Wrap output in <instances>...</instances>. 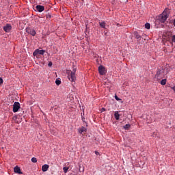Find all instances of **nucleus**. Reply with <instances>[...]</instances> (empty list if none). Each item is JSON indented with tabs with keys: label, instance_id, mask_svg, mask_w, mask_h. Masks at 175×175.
I'll return each instance as SVG.
<instances>
[{
	"label": "nucleus",
	"instance_id": "nucleus-14",
	"mask_svg": "<svg viewBox=\"0 0 175 175\" xmlns=\"http://www.w3.org/2000/svg\"><path fill=\"white\" fill-rule=\"evenodd\" d=\"M134 35L137 40H140V39H142V36L139 35V33H137V31L134 32Z\"/></svg>",
	"mask_w": 175,
	"mask_h": 175
},
{
	"label": "nucleus",
	"instance_id": "nucleus-24",
	"mask_svg": "<svg viewBox=\"0 0 175 175\" xmlns=\"http://www.w3.org/2000/svg\"><path fill=\"white\" fill-rule=\"evenodd\" d=\"M48 66H53V63L51 62L48 64Z\"/></svg>",
	"mask_w": 175,
	"mask_h": 175
},
{
	"label": "nucleus",
	"instance_id": "nucleus-7",
	"mask_svg": "<svg viewBox=\"0 0 175 175\" xmlns=\"http://www.w3.org/2000/svg\"><path fill=\"white\" fill-rule=\"evenodd\" d=\"M98 72L101 76L106 75V71L105 70V67H103V66H98Z\"/></svg>",
	"mask_w": 175,
	"mask_h": 175
},
{
	"label": "nucleus",
	"instance_id": "nucleus-3",
	"mask_svg": "<svg viewBox=\"0 0 175 175\" xmlns=\"http://www.w3.org/2000/svg\"><path fill=\"white\" fill-rule=\"evenodd\" d=\"M45 53H46V51L44 50L36 49L33 52V55H34V57H38V55H43Z\"/></svg>",
	"mask_w": 175,
	"mask_h": 175
},
{
	"label": "nucleus",
	"instance_id": "nucleus-29",
	"mask_svg": "<svg viewBox=\"0 0 175 175\" xmlns=\"http://www.w3.org/2000/svg\"><path fill=\"white\" fill-rule=\"evenodd\" d=\"M75 71L76 72V69H74L72 72H75Z\"/></svg>",
	"mask_w": 175,
	"mask_h": 175
},
{
	"label": "nucleus",
	"instance_id": "nucleus-21",
	"mask_svg": "<svg viewBox=\"0 0 175 175\" xmlns=\"http://www.w3.org/2000/svg\"><path fill=\"white\" fill-rule=\"evenodd\" d=\"M55 83L57 85H59L61 84V81H59V79H56Z\"/></svg>",
	"mask_w": 175,
	"mask_h": 175
},
{
	"label": "nucleus",
	"instance_id": "nucleus-18",
	"mask_svg": "<svg viewBox=\"0 0 175 175\" xmlns=\"http://www.w3.org/2000/svg\"><path fill=\"white\" fill-rule=\"evenodd\" d=\"M31 162H33V163H36L38 162V159L36 157H33L31 158Z\"/></svg>",
	"mask_w": 175,
	"mask_h": 175
},
{
	"label": "nucleus",
	"instance_id": "nucleus-25",
	"mask_svg": "<svg viewBox=\"0 0 175 175\" xmlns=\"http://www.w3.org/2000/svg\"><path fill=\"white\" fill-rule=\"evenodd\" d=\"M2 83H3V79H2V78H0V84H2Z\"/></svg>",
	"mask_w": 175,
	"mask_h": 175
},
{
	"label": "nucleus",
	"instance_id": "nucleus-2",
	"mask_svg": "<svg viewBox=\"0 0 175 175\" xmlns=\"http://www.w3.org/2000/svg\"><path fill=\"white\" fill-rule=\"evenodd\" d=\"M68 79L72 83H75L76 81V71H69L68 74Z\"/></svg>",
	"mask_w": 175,
	"mask_h": 175
},
{
	"label": "nucleus",
	"instance_id": "nucleus-27",
	"mask_svg": "<svg viewBox=\"0 0 175 175\" xmlns=\"http://www.w3.org/2000/svg\"><path fill=\"white\" fill-rule=\"evenodd\" d=\"M172 90H173L174 91V92H175V86L172 87Z\"/></svg>",
	"mask_w": 175,
	"mask_h": 175
},
{
	"label": "nucleus",
	"instance_id": "nucleus-20",
	"mask_svg": "<svg viewBox=\"0 0 175 175\" xmlns=\"http://www.w3.org/2000/svg\"><path fill=\"white\" fill-rule=\"evenodd\" d=\"M145 28H146V29H150V23H146Z\"/></svg>",
	"mask_w": 175,
	"mask_h": 175
},
{
	"label": "nucleus",
	"instance_id": "nucleus-12",
	"mask_svg": "<svg viewBox=\"0 0 175 175\" xmlns=\"http://www.w3.org/2000/svg\"><path fill=\"white\" fill-rule=\"evenodd\" d=\"M161 73H162V70H161V69H157V74L155 75V77L157 79H159V77H161Z\"/></svg>",
	"mask_w": 175,
	"mask_h": 175
},
{
	"label": "nucleus",
	"instance_id": "nucleus-10",
	"mask_svg": "<svg viewBox=\"0 0 175 175\" xmlns=\"http://www.w3.org/2000/svg\"><path fill=\"white\" fill-rule=\"evenodd\" d=\"M120 111H116L115 113H114V117L116 118V120H117V121H118V120H120V117L121 115H120Z\"/></svg>",
	"mask_w": 175,
	"mask_h": 175
},
{
	"label": "nucleus",
	"instance_id": "nucleus-4",
	"mask_svg": "<svg viewBox=\"0 0 175 175\" xmlns=\"http://www.w3.org/2000/svg\"><path fill=\"white\" fill-rule=\"evenodd\" d=\"M26 32L29 35H31V36H35V35H36V31L31 27L26 28Z\"/></svg>",
	"mask_w": 175,
	"mask_h": 175
},
{
	"label": "nucleus",
	"instance_id": "nucleus-15",
	"mask_svg": "<svg viewBox=\"0 0 175 175\" xmlns=\"http://www.w3.org/2000/svg\"><path fill=\"white\" fill-rule=\"evenodd\" d=\"M79 133H83V132H85L87 131V129L85 127L82 126L81 128L78 129Z\"/></svg>",
	"mask_w": 175,
	"mask_h": 175
},
{
	"label": "nucleus",
	"instance_id": "nucleus-26",
	"mask_svg": "<svg viewBox=\"0 0 175 175\" xmlns=\"http://www.w3.org/2000/svg\"><path fill=\"white\" fill-rule=\"evenodd\" d=\"M95 154H96V155H99V152L95 151Z\"/></svg>",
	"mask_w": 175,
	"mask_h": 175
},
{
	"label": "nucleus",
	"instance_id": "nucleus-22",
	"mask_svg": "<svg viewBox=\"0 0 175 175\" xmlns=\"http://www.w3.org/2000/svg\"><path fill=\"white\" fill-rule=\"evenodd\" d=\"M172 42H173L174 43H175V35L172 36Z\"/></svg>",
	"mask_w": 175,
	"mask_h": 175
},
{
	"label": "nucleus",
	"instance_id": "nucleus-16",
	"mask_svg": "<svg viewBox=\"0 0 175 175\" xmlns=\"http://www.w3.org/2000/svg\"><path fill=\"white\" fill-rule=\"evenodd\" d=\"M130 129L131 124H126L125 126H124V129H125L126 131H129Z\"/></svg>",
	"mask_w": 175,
	"mask_h": 175
},
{
	"label": "nucleus",
	"instance_id": "nucleus-23",
	"mask_svg": "<svg viewBox=\"0 0 175 175\" xmlns=\"http://www.w3.org/2000/svg\"><path fill=\"white\" fill-rule=\"evenodd\" d=\"M115 99L116 100H121V98H118V96L117 95H115Z\"/></svg>",
	"mask_w": 175,
	"mask_h": 175
},
{
	"label": "nucleus",
	"instance_id": "nucleus-1",
	"mask_svg": "<svg viewBox=\"0 0 175 175\" xmlns=\"http://www.w3.org/2000/svg\"><path fill=\"white\" fill-rule=\"evenodd\" d=\"M170 11L168 9H165L163 12L159 15V20L161 23H165L167 18H169V14Z\"/></svg>",
	"mask_w": 175,
	"mask_h": 175
},
{
	"label": "nucleus",
	"instance_id": "nucleus-19",
	"mask_svg": "<svg viewBox=\"0 0 175 175\" xmlns=\"http://www.w3.org/2000/svg\"><path fill=\"white\" fill-rule=\"evenodd\" d=\"M161 85H165L166 84V79H163L161 81Z\"/></svg>",
	"mask_w": 175,
	"mask_h": 175
},
{
	"label": "nucleus",
	"instance_id": "nucleus-28",
	"mask_svg": "<svg viewBox=\"0 0 175 175\" xmlns=\"http://www.w3.org/2000/svg\"><path fill=\"white\" fill-rule=\"evenodd\" d=\"M46 18H51V16H46Z\"/></svg>",
	"mask_w": 175,
	"mask_h": 175
},
{
	"label": "nucleus",
	"instance_id": "nucleus-5",
	"mask_svg": "<svg viewBox=\"0 0 175 175\" xmlns=\"http://www.w3.org/2000/svg\"><path fill=\"white\" fill-rule=\"evenodd\" d=\"M19 109H20V103L15 102L13 105V112L17 113V111H18Z\"/></svg>",
	"mask_w": 175,
	"mask_h": 175
},
{
	"label": "nucleus",
	"instance_id": "nucleus-6",
	"mask_svg": "<svg viewBox=\"0 0 175 175\" xmlns=\"http://www.w3.org/2000/svg\"><path fill=\"white\" fill-rule=\"evenodd\" d=\"M3 30L5 31V32H10V31H12V25L10 24H6L4 27H3Z\"/></svg>",
	"mask_w": 175,
	"mask_h": 175
},
{
	"label": "nucleus",
	"instance_id": "nucleus-11",
	"mask_svg": "<svg viewBox=\"0 0 175 175\" xmlns=\"http://www.w3.org/2000/svg\"><path fill=\"white\" fill-rule=\"evenodd\" d=\"M49 165L44 164V165H42V172H47V171L49 170Z\"/></svg>",
	"mask_w": 175,
	"mask_h": 175
},
{
	"label": "nucleus",
	"instance_id": "nucleus-30",
	"mask_svg": "<svg viewBox=\"0 0 175 175\" xmlns=\"http://www.w3.org/2000/svg\"><path fill=\"white\" fill-rule=\"evenodd\" d=\"M103 111H105V109L104 108H103Z\"/></svg>",
	"mask_w": 175,
	"mask_h": 175
},
{
	"label": "nucleus",
	"instance_id": "nucleus-13",
	"mask_svg": "<svg viewBox=\"0 0 175 175\" xmlns=\"http://www.w3.org/2000/svg\"><path fill=\"white\" fill-rule=\"evenodd\" d=\"M99 25L101 28H103L104 29H106V22H99Z\"/></svg>",
	"mask_w": 175,
	"mask_h": 175
},
{
	"label": "nucleus",
	"instance_id": "nucleus-9",
	"mask_svg": "<svg viewBox=\"0 0 175 175\" xmlns=\"http://www.w3.org/2000/svg\"><path fill=\"white\" fill-rule=\"evenodd\" d=\"M14 172L15 173H18V174H23V172H21V169H20V167L18 166H16L14 168Z\"/></svg>",
	"mask_w": 175,
	"mask_h": 175
},
{
	"label": "nucleus",
	"instance_id": "nucleus-8",
	"mask_svg": "<svg viewBox=\"0 0 175 175\" xmlns=\"http://www.w3.org/2000/svg\"><path fill=\"white\" fill-rule=\"evenodd\" d=\"M36 9L37 12L42 13V12H43L44 10V6L38 5H36Z\"/></svg>",
	"mask_w": 175,
	"mask_h": 175
},
{
	"label": "nucleus",
	"instance_id": "nucleus-17",
	"mask_svg": "<svg viewBox=\"0 0 175 175\" xmlns=\"http://www.w3.org/2000/svg\"><path fill=\"white\" fill-rule=\"evenodd\" d=\"M63 170L64 173H68V170H69V167H64Z\"/></svg>",
	"mask_w": 175,
	"mask_h": 175
}]
</instances>
